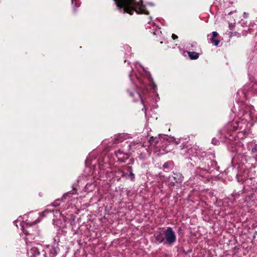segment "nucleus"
I'll return each instance as SVG.
<instances>
[{
    "label": "nucleus",
    "mask_w": 257,
    "mask_h": 257,
    "mask_svg": "<svg viewBox=\"0 0 257 257\" xmlns=\"http://www.w3.org/2000/svg\"><path fill=\"white\" fill-rule=\"evenodd\" d=\"M251 120L250 114L245 112L243 114V118H239V120L227 123L223 130L220 131L221 134L226 132L229 134L230 132L239 130L237 137L240 139L246 138L250 134V128L248 126L249 121Z\"/></svg>",
    "instance_id": "nucleus-1"
},
{
    "label": "nucleus",
    "mask_w": 257,
    "mask_h": 257,
    "mask_svg": "<svg viewBox=\"0 0 257 257\" xmlns=\"http://www.w3.org/2000/svg\"><path fill=\"white\" fill-rule=\"evenodd\" d=\"M164 245L171 246L176 241L177 237L175 232L171 227H168L164 231Z\"/></svg>",
    "instance_id": "nucleus-2"
},
{
    "label": "nucleus",
    "mask_w": 257,
    "mask_h": 257,
    "mask_svg": "<svg viewBox=\"0 0 257 257\" xmlns=\"http://www.w3.org/2000/svg\"><path fill=\"white\" fill-rule=\"evenodd\" d=\"M199 165L197 167V172L200 170H202L203 173L205 172H210L211 171V166L213 165V162L210 159H208L204 157L202 158L198 162H196Z\"/></svg>",
    "instance_id": "nucleus-3"
},
{
    "label": "nucleus",
    "mask_w": 257,
    "mask_h": 257,
    "mask_svg": "<svg viewBox=\"0 0 257 257\" xmlns=\"http://www.w3.org/2000/svg\"><path fill=\"white\" fill-rule=\"evenodd\" d=\"M206 154L205 151L197 146V150L195 152L194 158H190L191 160H193L195 163L198 162L202 158L206 157Z\"/></svg>",
    "instance_id": "nucleus-4"
},
{
    "label": "nucleus",
    "mask_w": 257,
    "mask_h": 257,
    "mask_svg": "<svg viewBox=\"0 0 257 257\" xmlns=\"http://www.w3.org/2000/svg\"><path fill=\"white\" fill-rule=\"evenodd\" d=\"M115 155L117 157L118 161L120 162H125L130 157L128 153H123L121 150H118L115 152Z\"/></svg>",
    "instance_id": "nucleus-5"
},
{
    "label": "nucleus",
    "mask_w": 257,
    "mask_h": 257,
    "mask_svg": "<svg viewBox=\"0 0 257 257\" xmlns=\"http://www.w3.org/2000/svg\"><path fill=\"white\" fill-rule=\"evenodd\" d=\"M153 236L154 242L156 244H159L162 243L164 245V233H162L161 232L157 231L154 233Z\"/></svg>",
    "instance_id": "nucleus-6"
},
{
    "label": "nucleus",
    "mask_w": 257,
    "mask_h": 257,
    "mask_svg": "<svg viewBox=\"0 0 257 257\" xmlns=\"http://www.w3.org/2000/svg\"><path fill=\"white\" fill-rule=\"evenodd\" d=\"M40 253V248L38 247L34 246L31 248H29V247H28L27 254L29 257H35L39 255Z\"/></svg>",
    "instance_id": "nucleus-7"
},
{
    "label": "nucleus",
    "mask_w": 257,
    "mask_h": 257,
    "mask_svg": "<svg viewBox=\"0 0 257 257\" xmlns=\"http://www.w3.org/2000/svg\"><path fill=\"white\" fill-rule=\"evenodd\" d=\"M21 227L23 232L26 235L25 238L26 243L28 245V242H31V240L35 238V235L30 233L29 230H25L23 225H22Z\"/></svg>",
    "instance_id": "nucleus-8"
},
{
    "label": "nucleus",
    "mask_w": 257,
    "mask_h": 257,
    "mask_svg": "<svg viewBox=\"0 0 257 257\" xmlns=\"http://www.w3.org/2000/svg\"><path fill=\"white\" fill-rule=\"evenodd\" d=\"M218 35V34L217 32L214 31L212 33L211 37V38H209V35H208V39L209 40L210 42L213 44L214 46H218L219 44V40L218 39H215L214 38L217 37Z\"/></svg>",
    "instance_id": "nucleus-9"
},
{
    "label": "nucleus",
    "mask_w": 257,
    "mask_h": 257,
    "mask_svg": "<svg viewBox=\"0 0 257 257\" xmlns=\"http://www.w3.org/2000/svg\"><path fill=\"white\" fill-rule=\"evenodd\" d=\"M197 146H193V147L189 146L188 149H187L188 156L189 158H194L195 152L197 150Z\"/></svg>",
    "instance_id": "nucleus-10"
},
{
    "label": "nucleus",
    "mask_w": 257,
    "mask_h": 257,
    "mask_svg": "<svg viewBox=\"0 0 257 257\" xmlns=\"http://www.w3.org/2000/svg\"><path fill=\"white\" fill-rule=\"evenodd\" d=\"M172 177L174 181L176 183H181L183 180V176L180 173H174Z\"/></svg>",
    "instance_id": "nucleus-11"
},
{
    "label": "nucleus",
    "mask_w": 257,
    "mask_h": 257,
    "mask_svg": "<svg viewBox=\"0 0 257 257\" xmlns=\"http://www.w3.org/2000/svg\"><path fill=\"white\" fill-rule=\"evenodd\" d=\"M180 154L184 156H188L187 149L189 148L188 145L185 144H182L180 146Z\"/></svg>",
    "instance_id": "nucleus-12"
},
{
    "label": "nucleus",
    "mask_w": 257,
    "mask_h": 257,
    "mask_svg": "<svg viewBox=\"0 0 257 257\" xmlns=\"http://www.w3.org/2000/svg\"><path fill=\"white\" fill-rule=\"evenodd\" d=\"M188 56L191 60H196L199 58V54L198 53L194 51H188Z\"/></svg>",
    "instance_id": "nucleus-13"
},
{
    "label": "nucleus",
    "mask_w": 257,
    "mask_h": 257,
    "mask_svg": "<svg viewBox=\"0 0 257 257\" xmlns=\"http://www.w3.org/2000/svg\"><path fill=\"white\" fill-rule=\"evenodd\" d=\"M158 140L157 138L151 137L149 140V142L151 146H156L158 143Z\"/></svg>",
    "instance_id": "nucleus-14"
},
{
    "label": "nucleus",
    "mask_w": 257,
    "mask_h": 257,
    "mask_svg": "<svg viewBox=\"0 0 257 257\" xmlns=\"http://www.w3.org/2000/svg\"><path fill=\"white\" fill-rule=\"evenodd\" d=\"M257 144H255L253 148L251 150V154L253 156L254 158L257 160Z\"/></svg>",
    "instance_id": "nucleus-15"
},
{
    "label": "nucleus",
    "mask_w": 257,
    "mask_h": 257,
    "mask_svg": "<svg viewBox=\"0 0 257 257\" xmlns=\"http://www.w3.org/2000/svg\"><path fill=\"white\" fill-rule=\"evenodd\" d=\"M250 91L254 94H257V82H254L252 85Z\"/></svg>",
    "instance_id": "nucleus-16"
},
{
    "label": "nucleus",
    "mask_w": 257,
    "mask_h": 257,
    "mask_svg": "<svg viewBox=\"0 0 257 257\" xmlns=\"http://www.w3.org/2000/svg\"><path fill=\"white\" fill-rule=\"evenodd\" d=\"M136 94L141 98L142 102H143L141 94L139 92L135 91L134 93H133L132 92H130V95L132 97H133L135 95H136Z\"/></svg>",
    "instance_id": "nucleus-17"
},
{
    "label": "nucleus",
    "mask_w": 257,
    "mask_h": 257,
    "mask_svg": "<svg viewBox=\"0 0 257 257\" xmlns=\"http://www.w3.org/2000/svg\"><path fill=\"white\" fill-rule=\"evenodd\" d=\"M195 173L198 175L203 176L205 175L207 173H208L209 172H205V173H203V171H202L201 170L200 171H198V172H197V168L196 170L195 171Z\"/></svg>",
    "instance_id": "nucleus-18"
},
{
    "label": "nucleus",
    "mask_w": 257,
    "mask_h": 257,
    "mask_svg": "<svg viewBox=\"0 0 257 257\" xmlns=\"http://www.w3.org/2000/svg\"><path fill=\"white\" fill-rule=\"evenodd\" d=\"M60 204V200L59 199L56 200L54 202L52 203V206L56 207Z\"/></svg>",
    "instance_id": "nucleus-19"
},
{
    "label": "nucleus",
    "mask_w": 257,
    "mask_h": 257,
    "mask_svg": "<svg viewBox=\"0 0 257 257\" xmlns=\"http://www.w3.org/2000/svg\"><path fill=\"white\" fill-rule=\"evenodd\" d=\"M129 177L130 178V179L131 181H134L135 178V175L133 173V172H131L129 174Z\"/></svg>",
    "instance_id": "nucleus-20"
},
{
    "label": "nucleus",
    "mask_w": 257,
    "mask_h": 257,
    "mask_svg": "<svg viewBox=\"0 0 257 257\" xmlns=\"http://www.w3.org/2000/svg\"><path fill=\"white\" fill-rule=\"evenodd\" d=\"M212 143L213 145H217L219 144V141L216 139L213 138L212 140Z\"/></svg>",
    "instance_id": "nucleus-21"
},
{
    "label": "nucleus",
    "mask_w": 257,
    "mask_h": 257,
    "mask_svg": "<svg viewBox=\"0 0 257 257\" xmlns=\"http://www.w3.org/2000/svg\"><path fill=\"white\" fill-rule=\"evenodd\" d=\"M234 27H235V24H232V23L229 24V29L230 30H233V29L234 28Z\"/></svg>",
    "instance_id": "nucleus-22"
},
{
    "label": "nucleus",
    "mask_w": 257,
    "mask_h": 257,
    "mask_svg": "<svg viewBox=\"0 0 257 257\" xmlns=\"http://www.w3.org/2000/svg\"><path fill=\"white\" fill-rule=\"evenodd\" d=\"M161 33V32L159 29H157L155 30V32H154V34L155 35H159Z\"/></svg>",
    "instance_id": "nucleus-23"
},
{
    "label": "nucleus",
    "mask_w": 257,
    "mask_h": 257,
    "mask_svg": "<svg viewBox=\"0 0 257 257\" xmlns=\"http://www.w3.org/2000/svg\"><path fill=\"white\" fill-rule=\"evenodd\" d=\"M240 24H241V26H243V27H244V26H247V25H246V22H244V21H243V20H241V21H240Z\"/></svg>",
    "instance_id": "nucleus-24"
},
{
    "label": "nucleus",
    "mask_w": 257,
    "mask_h": 257,
    "mask_svg": "<svg viewBox=\"0 0 257 257\" xmlns=\"http://www.w3.org/2000/svg\"><path fill=\"white\" fill-rule=\"evenodd\" d=\"M172 38L173 39L175 40L178 38V36L176 35L175 34H172Z\"/></svg>",
    "instance_id": "nucleus-25"
},
{
    "label": "nucleus",
    "mask_w": 257,
    "mask_h": 257,
    "mask_svg": "<svg viewBox=\"0 0 257 257\" xmlns=\"http://www.w3.org/2000/svg\"><path fill=\"white\" fill-rule=\"evenodd\" d=\"M163 166L164 168H168L169 167L168 163H165Z\"/></svg>",
    "instance_id": "nucleus-26"
},
{
    "label": "nucleus",
    "mask_w": 257,
    "mask_h": 257,
    "mask_svg": "<svg viewBox=\"0 0 257 257\" xmlns=\"http://www.w3.org/2000/svg\"><path fill=\"white\" fill-rule=\"evenodd\" d=\"M50 212H51V211L50 210H48V209H45L44 210V211L43 212V213L45 214V213H49Z\"/></svg>",
    "instance_id": "nucleus-27"
},
{
    "label": "nucleus",
    "mask_w": 257,
    "mask_h": 257,
    "mask_svg": "<svg viewBox=\"0 0 257 257\" xmlns=\"http://www.w3.org/2000/svg\"><path fill=\"white\" fill-rule=\"evenodd\" d=\"M239 194H240L239 193H238V194H233V195L235 196V197H238L239 196Z\"/></svg>",
    "instance_id": "nucleus-28"
},
{
    "label": "nucleus",
    "mask_w": 257,
    "mask_h": 257,
    "mask_svg": "<svg viewBox=\"0 0 257 257\" xmlns=\"http://www.w3.org/2000/svg\"><path fill=\"white\" fill-rule=\"evenodd\" d=\"M247 15H247V13H245V12L243 13V17H244V18H247Z\"/></svg>",
    "instance_id": "nucleus-29"
},
{
    "label": "nucleus",
    "mask_w": 257,
    "mask_h": 257,
    "mask_svg": "<svg viewBox=\"0 0 257 257\" xmlns=\"http://www.w3.org/2000/svg\"><path fill=\"white\" fill-rule=\"evenodd\" d=\"M132 71H133V69H132V70H131V72H132ZM129 77H130V79H131V80H132V73H130V74H129Z\"/></svg>",
    "instance_id": "nucleus-30"
},
{
    "label": "nucleus",
    "mask_w": 257,
    "mask_h": 257,
    "mask_svg": "<svg viewBox=\"0 0 257 257\" xmlns=\"http://www.w3.org/2000/svg\"><path fill=\"white\" fill-rule=\"evenodd\" d=\"M181 139H178V141H176L175 142L177 144H179L180 143Z\"/></svg>",
    "instance_id": "nucleus-31"
},
{
    "label": "nucleus",
    "mask_w": 257,
    "mask_h": 257,
    "mask_svg": "<svg viewBox=\"0 0 257 257\" xmlns=\"http://www.w3.org/2000/svg\"><path fill=\"white\" fill-rule=\"evenodd\" d=\"M129 171H130V173L131 172H133V168L132 167H129Z\"/></svg>",
    "instance_id": "nucleus-32"
},
{
    "label": "nucleus",
    "mask_w": 257,
    "mask_h": 257,
    "mask_svg": "<svg viewBox=\"0 0 257 257\" xmlns=\"http://www.w3.org/2000/svg\"><path fill=\"white\" fill-rule=\"evenodd\" d=\"M120 136V135H119V136H117V137L115 138V139L116 140H118V137H119Z\"/></svg>",
    "instance_id": "nucleus-33"
},
{
    "label": "nucleus",
    "mask_w": 257,
    "mask_h": 257,
    "mask_svg": "<svg viewBox=\"0 0 257 257\" xmlns=\"http://www.w3.org/2000/svg\"><path fill=\"white\" fill-rule=\"evenodd\" d=\"M139 145H140V146H141V147H144V145H143V144H139Z\"/></svg>",
    "instance_id": "nucleus-34"
},
{
    "label": "nucleus",
    "mask_w": 257,
    "mask_h": 257,
    "mask_svg": "<svg viewBox=\"0 0 257 257\" xmlns=\"http://www.w3.org/2000/svg\"><path fill=\"white\" fill-rule=\"evenodd\" d=\"M55 212H56V213H59V210H55Z\"/></svg>",
    "instance_id": "nucleus-35"
},
{
    "label": "nucleus",
    "mask_w": 257,
    "mask_h": 257,
    "mask_svg": "<svg viewBox=\"0 0 257 257\" xmlns=\"http://www.w3.org/2000/svg\"><path fill=\"white\" fill-rule=\"evenodd\" d=\"M71 3L73 4L74 3V0H71Z\"/></svg>",
    "instance_id": "nucleus-36"
}]
</instances>
